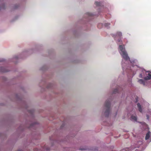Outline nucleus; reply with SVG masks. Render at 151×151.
Returning a JSON list of instances; mask_svg holds the SVG:
<instances>
[{
	"label": "nucleus",
	"instance_id": "obj_1",
	"mask_svg": "<svg viewBox=\"0 0 151 151\" xmlns=\"http://www.w3.org/2000/svg\"><path fill=\"white\" fill-rule=\"evenodd\" d=\"M119 50L120 55L124 60H126V61H129L132 65L133 64V63H136L137 61L136 60H134V61L129 60V58L125 50L124 46L123 45H119Z\"/></svg>",
	"mask_w": 151,
	"mask_h": 151
},
{
	"label": "nucleus",
	"instance_id": "obj_2",
	"mask_svg": "<svg viewBox=\"0 0 151 151\" xmlns=\"http://www.w3.org/2000/svg\"><path fill=\"white\" fill-rule=\"evenodd\" d=\"M139 77L140 78L143 77L144 79L146 80L150 79H151V72L143 70L142 74L139 75Z\"/></svg>",
	"mask_w": 151,
	"mask_h": 151
},
{
	"label": "nucleus",
	"instance_id": "obj_3",
	"mask_svg": "<svg viewBox=\"0 0 151 151\" xmlns=\"http://www.w3.org/2000/svg\"><path fill=\"white\" fill-rule=\"evenodd\" d=\"M151 135V133L150 132H148L146 134L145 137V139L146 140L148 139V142H150L151 141L150 138V137Z\"/></svg>",
	"mask_w": 151,
	"mask_h": 151
},
{
	"label": "nucleus",
	"instance_id": "obj_4",
	"mask_svg": "<svg viewBox=\"0 0 151 151\" xmlns=\"http://www.w3.org/2000/svg\"><path fill=\"white\" fill-rule=\"evenodd\" d=\"M131 119L133 121H136L137 117L135 115H132L131 117Z\"/></svg>",
	"mask_w": 151,
	"mask_h": 151
},
{
	"label": "nucleus",
	"instance_id": "obj_5",
	"mask_svg": "<svg viewBox=\"0 0 151 151\" xmlns=\"http://www.w3.org/2000/svg\"><path fill=\"white\" fill-rule=\"evenodd\" d=\"M137 107L139 108V111L141 112L142 111V109L141 108V106L139 104H137Z\"/></svg>",
	"mask_w": 151,
	"mask_h": 151
},
{
	"label": "nucleus",
	"instance_id": "obj_6",
	"mask_svg": "<svg viewBox=\"0 0 151 151\" xmlns=\"http://www.w3.org/2000/svg\"><path fill=\"white\" fill-rule=\"evenodd\" d=\"M138 82L141 84H142L144 85H145V83L144 81L142 79L139 80L138 81Z\"/></svg>",
	"mask_w": 151,
	"mask_h": 151
},
{
	"label": "nucleus",
	"instance_id": "obj_7",
	"mask_svg": "<svg viewBox=\"0 0 151 151\" xmlns=\"http://www.w3.org/2000/svg\"><path fill=\"white\" fill-rule=\"evenodd\" d=\"M122 35V34L121 32H119L117 33L116 36V37H120Z\"/></svg>",
	"mask_w": 151,
	"mask_h": 151
},
{
	"label": "nucleus",
	"instance_id": "obj_8",
	"mask_svg": "<svg viewBox=\"0 0 151 151\" xmlns=\"http://www.w3.org/2000/svg\"><path fill=\"white\" fill-rule=\"evenodd\" d=\"M110 105V103L109 102H106L105 103V106L106 108H108V106Z\"/></svg>",
	"mask_w": 151,
	"mask_h": 151
},
{
	"label": "nucleus",
	"instance_id": "obj_9",
	"mask_svg": "<svg viewBox=\"0 0 151 151\" xmlns=\"http://www.w3.org/2000/svg\"><path fill=\"white\" fill-rule=\"evenodd\" d=\"M95 4L97 6H99L100 5V2H98V1H96L95 2Z\"/></svg>",
	"mask_w": 151,
	"mask_h": 151
},
{
	"label": "nucleus",
	"instance_id": "obj_10",
	"mask_svg": "<svg viewBox=\"0 0 151 151\" xmlns=\"http://www.w3.org/2000/svg\"><path fill=\"white\" fill-rule=\"evenodd\" d=\"M109 25H110V24H109V23H106L105 24V25L106 27H107Z\"/></svg>",
	"mask_w": 151,
	"mask_h": 151
},
{
	"label": "nucleus",
	"instance_id": "obj_11",
	"mask_svg": "<svg viewBox=\"0 0 151 151\" xmlns=\"http://www.w3.org/2000/svg\"><path fill=\"white\" fill-rule=\"evenodd\" d=\"M109 112V111L108 110H107L105 113V114L106 115H107L106 114V113H108Z\"/></svg>",
	"mask_w": 151,
	"mask_h": 151
},
{
	"label": "nucleus",
	"instance_id": "obj_12",
	"mask_svg": "<svg viewBox=\"0 0 151 151\" xmlns=\"http://www.w3.org/2000/svg\"><path fill=\"white\" fill-rule=\"evenodd\" d=\"M118 42H121V40H117Z\"/></svg>",
	"mask_w": 151,
	"mask_h": 151
},
{
	"label": "nucleus",
	"instance_id": "obj_13",
	"mask_svg": "<svg viewBox=\"0 0 151 151\" xmlns=\"http://www.w3.org/2000/svg\"><path fill=\"white\" fill-rule=\"evenodd\" d=\"M147 119H149V117L147 115Z\"/></svg>",
	"mask_w": 151,
	"mask_h": 151
},
{
	"label": "nucleus",
	"instance_id": "obj_14",
	"mask_svg": "<svg viewBox=\"0 0 151 151\" xmlns=\"http://www.w3.org/2000/svg\"><path fill=\"white\" fill-rule=\"evenodd\" d=\"M140 143L141 144H142V142H140Z\"/></svg>",
	"mask_w": 151,
	"mask_h": 151
}]
</instances>
